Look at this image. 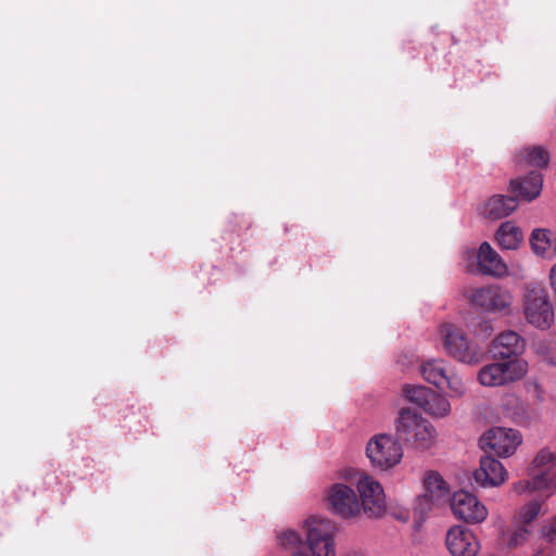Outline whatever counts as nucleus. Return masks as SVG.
<instances>
[{"label":"nucleus","mask_w":556,"mask_h":556,"mask_svg":"<svg viewBox=\"0 0 556 556\" xmlns=\"http://www.w3.org/2000/svg\"><path fill=\"white\" fill-rule=\"evenodd\" d=\"M324 502L330 514L345 521L357 520L363 515L381 519L388 513L381 482L368 471L353 466L334 471V480L324 491Z\"/></svg>","instance_id":"obj_1"},{"label":"nucleus","mask_w":556,"mask_h":556,"mask_svg":"<svg viewBox=\"0 0 556 556\" xmlns=\"http://www.w3.org/2000/svg\"><path fill=\"white\" fill-rule=\"evenodd\" d=\"M528 476L514 483L516 494L539 493L546 498L556 494V452L549 447L539 450L528 467Z\"/></svg>","instance_id":"obj_2"},{"label":"nucleus","mask_w":556,"mask_h":556,"mask_svg":"<svg viewBox=\"0 0 556 556\" xmlns=\"http://www.w3.org/2000/svg\"><path fill=\"white\" fill-rule=\"evenodd\" d=\"M393 424L397 438L415 450L427 451L437 443L435 427L410 407H402Z\"/></svg>","instance_id":"obj_3"},{"label":"nucleus","mask_w":556,"mask_h":556,"mask_svg":"<svg viewBox=\"0 0 556 556\" xmlns=\"http://www.w3.org/2000/svg\"><path fill=\"white\" fill-rule=\"evenodd\" d=\"M301 527L307 549L293 552L291 556H337L331 519L323 515H311L302 521Z\"/></svg>","instance_id":"obj_4"},{"label":"nucleus","mask_w":556,"mask_h":556,"mask_svg":"<svg viewBox=\"0 0 556 556\" xmlns=\"http://www.w3.org/2000/svg\"><path fill=\"white\" fill-rule=\"evenodd\" d=\"M521 308L525 320L539 330H547L555 321V308L548 291L540 285L526 287Z\"/></svg>","instance_id":"obj_5"},{"label":"nucleus","mask_w":556,"mask_h":556,"mask_svg":"<svg viewBox=\"0 0 556 556\" xmlns=\"http://www.w3.org/2000/svg\"><path fill=\"white\" fill-rule=\"evenodd\" d=\"M369 465L378 471H390L401 464L404 455L400 439L391 433L371 435L365 445Z\"/></svg>","instance_id":"obj_6"},{"label":"nucleus","mask_w":556,"mask_h":556,"mask_svg":"<svg viewBox=\"0 0 556 556\" xmlns=\"http://www.w3.org/2000/svg\"><path fill=\"white\" fill-rule=\"evenodd\" d=\"M438 333L445 353L457 362L477 365L483 359L481 348L463 329L452 324H443Z\"/></svg>","instance_id":"obj_7"},{"label":"nucleus","mask_w":556,"mask_h":556,"mask_svg":"<svg viewBox=\"0 0 556 556\" xmlns=\"http://www.w3.org/2000/svg\"><path fill=\"white\" fill-rule=\"evenodd\" d=\"M529 371V363L523 358L493 362L477 371V381L484 388L506 387L522 380Z\"/></svg>","instance_id":"obj_8"},{"label":"nucleus","mask_w":556,"mask_h":556,"mask_svg":"<svg viewBox=\"0 0 556 556\" xmlns=\"http://www.w3.org/2000/svg\"><path fill=\"white\" fill-rule=\"evenodd\" d=\"M467 298L472 304L489 313L510 315L513 312V293L498 285L472 289Z\"/></svg>","instance_id":"obj_9"},{"label":"nucleus","mask_w":556,"mask_h":556,"mask_svg":"<svg viewBox=\"0 0 556 556\" xmlns=\"http://www.w3.org/2000/svg\"><path fill=\"white\" fill-rule=\"evenodd\" d=\"M521 442L522 437L519 431L505 427L491 428L479 440L482 450L504 458L515 454Z\"/></svg>","instance_id":"obj_10"},{"label":"nucleus","mask_w":556,"mask_h":556,"mask_svg":"<svg viewBox=\"0 0 556 556\" xmlns=\"http://www.w3.org/2000/svg\"><path fill=\"white\" fill-rule=\"evenodd\" d=\"M450 507L453 516L466 523L478 525L489 515L485 505L468 491H457L452 495Z\"/></svg>","instance_id":"obj_11"},{"label":"nucleus","mask_w":556,"mask_h":556,"mask_svg":"<svg viewBox=\"0 0 556 556\" xmlns=\"http://www.w3.org/2000/svg\"><path fill=\"white\" fill-rule=\"evenodd\" d=\"M544 501L531 500L525 503L515 515L516 529L511 533L508 545L518 546L525 543L533 531L534 521L543 514Z\"/></svg>","instance_id":"obj_12"},{"label":"nucleus","mask_w":556,"mask_h":556,"mask_svg":"<svg viewBox=\"0 0 556 556\" xmlns=\"http://www.w3.org/2000/svg\"><path fill=\"white\" fill-rule=\"evenodd\" d=\"M445 545L452 556H478L481 548L477 535L463 526H453L447 530Z\"/></svg>","instance_id":"obj_13"},{"label":"nucleus","mask_w":556,"mask_h":556,"mask_svg":"<svg viewBox=\"0 0 556 556\" xmlns=\"http://www.w3.org/2000/svg\"><path fill=\"white\" fill-rule=\"evenodd\" d=\"M471 257L476 255L479 270L488 276L504 278L508 276V266L497 251L486 241L482 242L477 252L468 251Z\"/></svg>","instance_id":"obj_14"},{"label":"nucleus","mask_w":556,"mask_h":556,"mask_svg":"<svg viewBox=\"0 0 556 556\" xmlns=\"http://www.w3.org/2000/svg\"><path fill=\"white\" fill-rule=\"evenodd\" d=\"M525 351L526 340L514 330L502 331L490 345L493 357L503 361L520 358Z\"/></svg>","instance_id":"obj_15"},{"label":"nucleus","mask_w":556,"mask_h":556,"mask_svg":"<svg viewBox=\"0 0 556 556\" xmlns=\"http://www.w3.org/2000/svg\"><path fill=\"white\" fill-rule=\"evenodd\" d=\"M475 481L482 488H496L508 478L504 465L491 456L482 457L480 467L473 473Z\"/></svg>","instance_id":"obj_16"},{"label":"nucleus","mask_w":556,"mask_h":556,"mask_svg":"<svg viewBox=\"0 0 556 556\" xmlns=\"http://www.w3.org/2000/svg\"><path fill=\"white\" fill-rule=\"evenodd\" d=\"M518 202L513 195L493 194L479 207V214L490 220H498L513 214Z\"/></svg>","instance_id":"obj_17"},{"label":"nucleus","mask_w":556,"mask_h":556,"mask_svg":"<svg viewBox=\"0 0 556 556\" xmlns=\"http://www.w3.org/2000/svg\"><path fill=\"white\" fill-rule=\"evenodd\" d=\"M543 188V177L541 173L531 172L530 175L515 178L509 181L508 190L516 200L532 202L540 197Z\"/></svg>","instance_id":"obj_18"},{"label":"nucleus","mask_w":556,"mask_h":556,"mask_svg":"<svg viewBox=\"0 0 556 556\" xmlns=\"http://www.w3.org/2000/svg\"><path fill=\"white\" fill-rule=\"evenodd\" d=\"M494 240L502 250L516 251L521 247L525 235L518 225L507 220L500 225L495 231Z\"/></svg>","instance_id":"obj_19"},{"label":"nucleus","mask_w":556,"mask_h":556,"mask_svg":"<svg viewBox=\"0 0 556 556\" xmlns=\"http://www.w3.org/2000/svg\"><path fill=\"white\" fill-rule=\"evenodd\" d=\"M531 251L538 257L553 260L556 257V244L553 241L552 232L545 228H535L529 237Z\"/></svg>","instance_id":"obj_20"},{"label":"nucleus","mask_w":556,"mask_h":556,"mask_svg":"<svg viewBox=\"0 0 556 556\" xmlns=\"http://www.w3.org/2000/svg\"><path fill=\"white\" fill-rule=\"evenodd\" d=\"M424 496H427L439 504L443 502L450 493V488L443 477L437 471H427L422 478Z\"/></svg>","instance_id":"obj_21"},{"label":"nucleus","mask_w":556,"mask_h":556,"mask_svg":"<svg viewBox=\"0 0 556 556\" xmlns=\"http://www.w3.org/2000/svg\"><path fill=\"white\" fill-rule=\"evenodd\" d=\"M448 396L431 389L422 410L433 419H444L452 414Z\"/></svg>","instance_id":"obj_22"},{"label":"nucleus","mask_w":556,"mask_h":556,"mask_svg":"<svg viewBox=\"0 0 556 556\" xmlns=\"http://www.w3.org/2000/svg\"><path fill=\"white\" fill-rule=\"evenodd\" d=\"M548 152L542 147H526L518 151L516 162L520 167L542 168L547 165Z\"/></svg>","instance_id":"obj_23"},{"label":"nucleus","mask_w":556,"mask_h":556,"mask_svg":"<svg viewBox=\"0 0 556 556\" xmlns=\"http://www.w3.org/2000/svg\"><path fill=\"white\" fill-rule=\"evenodd\" d=\"M450 368L443 359L431 358L420 365L419 371L428 383L443 388V378Z\"/></svg>","instance_id":"obj_24"},{"label":"nucleus","mask_w":556,"mask_h":556,"mask_svg":"<svg viewBox=\"0 0 556 556\" xmlns=\"http://www.w3.org/2000/svg\"><path fill=\"white\" fill-rule=\"evenodd\" d=\"M439 390L445 391V395L452 400H459L467 395L468 386L463 375L453 368H450L443 378V388Z\"/></svg>","instance_id":"obj_25"},{"label":"nucleus","mask_w":556,"mask_h":556,"mask_svg":"<svg viewBox=\"0 0 556 556\" xmlns=\"http://www.w3.org/2000/svg\"><path fill=\"white\" fill-rule=\"evenodd\" d=\"M276 543L277 546L286 549V551H292L296 549L301 551L300 547L304 543V538L302 533L293 528H283L276 533Z\"/></svg>","instance_id":"obj_26"},{"label":"nucleus","mask_w":556,"mask_h":556,"mask_svg":"<svg viewBox=\"0 0 556 556\" xmlns=\"http://www.w3.org/2000/svg\"><path fill=\"white\" fill-rule=\"evenodd\" d=\"M439 503L424 495L418 496L414 502L413 517L414 522L419 527L428 518L432 509Z\"/></svg>","instance_id":"obj_27"},{"label":"nucleus","mask_w":556,"mask_h":556,"mask_svg":"<svg viewBox=\"0 0 556 556\" xmlns=\"http://www.w3.org/2000/svg\"><path fill=\"white\" fill-rule=\"evenodd\" d=\"M431 389L421 384H405L403 387V395L412 404L417 405L421 409L428 399Z\"/></svg>","instance_id":"obj_28"},{"label":"nucleus","mask_w":556,"mask_h":556,"mask_svg":"<svg viewBox=\"0 0 556 556\" xmlns=\"http://www.w3.org/2000/svg\"><path fill=\"white\" fill-rule=\"evenodd\" d=\"M540 533L546 542L556 543V514L543 523Z\"/></svg>","instance_id":"obj_29"},{"label":"nucleus","mask_w":556,"mask_h":556,"mask_svg":"<svg viewBox=\"0 0 556 556\" xmlns=\"http://www.w3.org/2000/svg\"><path fill=\"white\" fill-rule=\"evenodd\" d=\"M391 516L401 522H407L410 518V511L405 506L394 505L391 507Z\"/></svg>","instance_id":"obj_30"}]
</instances>
